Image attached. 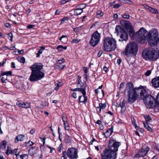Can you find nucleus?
Wrapping results in <instances>:
<instances>
[{
	"mask_svg": "<svg viewBox=\"0 0 159 159\" xmlns=\"http://www.w3.org/2000/svg\"><path fill=\"white\" fill-rule=\"evenodd\" d=\"M142 86L140 85L138 88H136L137 94H140L141 98L144 100V103L146 107L148 109L154 108V98L151 95L148 94V93Z\"/></svg>",
	"mask_w": 159,
	"mask_h": 159,
	"instance_id": "f257e3e1",
	"label": "nucleus"
},
{
	"mask_svg": "<svg viewBox=\"0 0 159 159\" xmlns=\"http://www.w3.org/2000/svg\"><path fill=\"white\" fill-rule=\"evenodd\" d=\"M43 67V65L41 63H36L30 67L32 72L29 80L30 81H36L44 77V73L41 71Z\"/></svg>",
	"mask_w": 159,
	"mask_h": 159,
	"instance_id": "f03ea898",
	"label": "nucleus"
},
{
	"mask_svg": "<svg viewBox=\"0 0 159 159\" xmlns=\"http://www.w3.org/2000/svg\"><path fill=\"white\" fill-rule=\"evenodd\" d=\"M125 92L128 93L127 101L128 103L130 104L134 103L139 96L136 91V88H134L133 84L131 82L127 84Z\"/></svg>",
	"mask_w": 159,
	"mask_h": 159,
	"instance_id": "7ed1b4c3",
	"label": "nucleus"
},
{
	"mask_svg": "<svg viewBox=\"0 0 159 159\" xmlns=\"http://www.w3.org/2000/svg\"><path fill=\"white\" fill-rule=\"evenodd\" d=\"M116 41L109 37H105L103 40V49L107 52L114 51L116 48Z\"/></svg>",
	"mask_w": 159,
	"mask_h": 159,
	"instance_id": "20e7f679",
	"label": "nucleus"
},
{
	"mask_svg": "<svg viewBox=\"0 0 159 159\" xmlns=\"http://www.w3.org/2000/svg\"><path fill=\"white\" fill-rule=\"evenodd\" d=\"M143 58L146 60L155 61L159 57V54L153 48L145 49L142 53Z\"/></svg>",
	"mask_w": 159,
	"mask_h": 159,
	"instance_id": "39448f33",
	"label": "nucleus"
},
{
	"mask_svg": "<svg viewBox=\"0 0 159 159\" xmlns=\"http://www.w3.org/2000/svg\"><path fill=\"white\" fill-rule=\"evenodd\" d=\"M138 48L137 43L130 42L126 46L124 52L127 57L135 56L138 51Z\"/></svg>",
	"mask_w": 159,
	"mask_h": 159,
	"instance_id": "423d86ee",
	"label": "nucleus"
},
{
	"mask_svg": "<svg viewBox=\"0 0 159 159\" xmlns=\"http://www.w3.org/2000/svg\"><path fill=\"white\" fill-rule=\"evenodd\" d=\"M158 35L157 30L156 29L151 30L149 33L148 32L147 40L150 45L154 46L159 42Z\"/></svg>",
	"mask_w": 159,
	"mask_h": 159,
	"instance_id": "0eeeda50",
	"label": "nucleus"
},
{
	"mask_svg": "<svg viewBox=\"0 0 159 159\" xmlns=\"http://www.w3.org/2000/svg\"><path fill=\"white\" fill-rule=\"evenodd\" d=\"M101 157L102 159H116V153L111 152L110 150L107 149L103 151Z\"/></svg>",
	"mask_w": 159,
	"mask_h": 159,
	"instance_id": "6e6552de",
	"label": "nucleus"
},
{
	"mask_svg": "<svg viewBox=\"0 0 159 159\" xmlns=\"http://www.w3.org/2000/svg\"><path fill=\"white\" fill-rule=\"evenodd\" d=\"M148 34V32L142 28L136 33V35L141 42L142 43L146 39L147 40Z\"/></svg>",
	"mask_w": 159,
	"mask_h": 159,
	"instance_id": "1a4fd4ad",
	"label": "nucleus"
},
{
	"mask_svg": "<svg viewBox=\"0 0 159 159\" xmlns=\"http://www.w3.org/2000/svg\"><path fill=\"white\" fill-rule=\"evenodd\" d=\"M100 38V34L98 31L95 32L92 35L89 44L93 47L96 46L99 42Z\"/></svg>",
	"mask_w": 159,
	"mask_h": 159,
	"instance_id": "9d476101",
	"label": "nucleus"
},
{
	"mask_svg": "<svg viewBox=\"0 0 159 159\" xmlns=\"http://www.w3.org/2000/svg\"><path fill=\"white\" fill-rule=\"evenodd\" d=\"M115 30L118 34H120V41H126L128 39V35L122 27L119 25H117Z\"/></svg>",
	"mask_w": 159,
	"mask_h": 159,
	"instance_id": "9b49d317",
	"label": "nucleus"
},
{
	"mask_svg": "<svg viewBox=\"0 0 159 159\" xmlns=\"http://www.w3.org/2000/svg\"><path fill=\"white\" fill-rule=\"evenodd\" d=\"M120 143L119 142H116V140L111 139L109 142L108 149L111 152H116L118 150V148L119 147Z\"/></svg>",
	"mask_w": 159,
	"mask_h": 159,
	"instance_id": "f8f14e48",
	"label": "nucleus"
},
{
	"mask_svg": "<svg viewBox=\"0 0 159 159\" xmlns=\"http://www.w3.org/2000/svg\"><path fill=\"white\" fill-rule=\"evenodd\" d=\"M66 153L67 157L71 159H76L78 157L77 149L74 148H69Z\"/></svg>",
	"mask_w": 159,
	"mask_h": 159,
	"instance_id": "ddd939ff",
	"label": "nucleus"
},
{
	"mask_svg": "<svg viewBox=\"0 0 159 159\" xmlns=\"http://www.w3.org/2000/svg\"><path fill=\"white\" fill-rule=\"evenodd\" d=\"M149 150V148L148 146L144 147L139 150L138 153L135 155V157L138 158L143 157L147 154Z\"/></svg>",
	"mask_w": 159,
	"mask_h": 159,
	"instance_id": "4468645a",
	"label": "nucleus"
},
{
	"mask_svg": "<svg viewBox=\"0 0 159 159\" xmlns=\"http://www.w3.org/2000/svg\"><path fill=\"white\" fill-rule=\"evenodd\" d=\"M153 87L155 88H159V76L153 78L151 82Z\"/></svg>",
	"mask_w": 159,
	"mask_h": 159,
	"instance_id": "2eb2a0df",
	"label": "nucleus"
},
{
	"mask_svg": "<svg viewBox=\"0 0 159 159\" xmlns=\"http://www.w3.org/2000/svg\"><path fill=\"white\" fill-rule=\"evenodd\" d=\"M62 119L63 121V124L64 128L66 130H70L69 125L67 120V117L66 116H63Z\"/></svg>",
	"mask_w": 159,
	"mask_h": 159,
	"instance_id": "dca6fc26",
	"label": "nucleus"
},
{
	"mask_svg": "<svg viewBox=\"0 0 159 159\" xmlns=\"http://www.w3.org/2000/svg\"><path fill=\"white\" fill-rule=\"evenodd\" d=\"M106 107V104L105 103H100L99 104V106L96 107V110L98 112L100 113L102 110L104 109Z\"/></svg>",
	"mask_w": 159,
	"mask_h": 159,
	"instance_id": "f3484780",
	"label": "nucleus"
},
{
	"mask_svg": "<svg viewBox=\"0 0 159 159\" xmlns=\"http://www.w3.org/2000/svg\"><path fill=\"white\" fill-rule=\"evenodd\" d=\"M25 138V135L23 134H19L16 136L15 142L16 143H17L18 141H22L24 140Z\"/></svg>",
	"mask_w": 159,
	"mask_h": 159,
	"instance_id": "a211bd4d",
	"label": "nucleus"
},
{
	"mask_svg": "<svg viewBox=\"0 0 159 159\" xmlns=\"http://www.w3.org/2000/svg\"><path fill=\"white\" fill-rule=\"evenodd\" d=\"M121 21L122 24L125 26L126 28L127 29L131 28L132 25L129 22L125 20H122Z\"/></svg>",
	"mask_w": 159,
	"mask_h": 159,
	"instance_id": "6ab92c4d",
	"label": "nucleus"
},
{
	"mask_svg": "<svg viewBox=\"0 0 159 159\" xmlns=\"http://www.w3.org/2000/svg\"><path fill=\"white\" fill-rule=\"evenodd\" d=\"M37 148L35 147H33L29 150V154L31 156L34 155L37 153Z\"/></svg>",
	"mask_w": 159,
	"mask_h": 159,
	"instance_id": "aec40b11",
	"label": "nucleus"
},
{
	"mask_svg": "<svg viewBox=\"0 0 159 159\" xmlns=\"http://www.w3.org/2000/svg\"><path fill=\"white\" fill-rule=\"evenodd\" d=\"M87 98L85 95L80 96L79 97V102H86Z\"/></svg>",
	"mask_w": 159,
	"mask_h": 159,
	"instance_id": "412c9836",
	"label": "nucleus"
},
{
	"mask_svg": "<svg viewBox=\"0 0 159 159\" xmlns=\"http://www.w3.org/2000/svg\"><path fill=\"white\" fill-rule=\"evenodd\" d=\"M154 107H159V93L157 94L156 100H155L154 99Z\"/></svg>",
	"mask_w": 159,
	"mask_h": 159,
	"instance_id": "4be33fe9",
	"label": "nucleus"
},
{
	"mask_svg": "<svg viewBox=\"0 0 159 159\" xmlns=\"http://www.w3.org/2000/svg\"><path fill=\"white\" fill-rule=\"evenodd\" d=\"M113 126H111V128L108 129L106 132V135L105 136L107 137L110 136L113 131Z\"/></svg>",
	"mask_w": 159,
	"mask_h": 159,
	"instance_id": "5701e85b",
	"label": "nucleus"
},
{
	"mask_svg": "<svg viewBox=\"0 0 159 159\" xmlns=\"http://www.w3.org/2000/svg\"><path fill=\"white\" fill-rule=\"evenodd\" d=\"M83 11L82 10L79 9V8H77L75 9L74 11V15L75 16H78L80 15L82 12Z\"/></svg>",
	"mask_w": 159,
	"mask_h": 159,
	"instance_id": "b1692460",
	"label": "nucleus"
},
{
	"mask_svg": "<svg viewBox=\"0 0 159 159\" xmlns=\"http://www.w3.org/2000/svg\"><path fill=\"white\" fill-rule=\"evenodd\" d=\"M125 103L124 100L123 101L121 102H120L119 105L118 106V107H120L121 108L122 110H123L124 111H125L126 109V107H125Z\"/></svg>",
	"mask_w": 159,
	"mask_h": 159,
	"instance_id": "393cba45",
	"label": "nucleus"
},
{
	"mask_svg": "<svg viewBox=\"0 0 159 159\" xmlns=\"http://www.w3.org/2000/svg\"><path fill=\"white\" fill-rule=\"evenodd\" d=\"M147 9L152 12L156 14H157L158 13V12L157 9H155L152 8L151 7H149L148 6H147Z\"/></svg>",
	"mask_w": 159,
	"mask_h": 159,
	"instance_id": "a878e982",
	"label": "nucleus"
},
{
	"mask_svg": "<svg viewBox=\"0 0 159 159\" xmlns=\"http://www.w3.org/2000/svg\"><path fill=\"white\" fill-rule=\"evenodd\" d=\"M72 138L71 136L66 135L65 137V142L67 143H69L70 142Z\"/></svg>",
	"mask_w": 159,
	"mask_h": 159,
	"instance_id": "bb28decb",
	"label": "nucleus"
},
{
	"mask_svg": "<svg viewBox=\"0 0 159 159\" xmlns=\"http://www.w3.org/2000/svg\"><path fill=\"white\" fill-rule=\"evenodd\" d=\"M143 124L145 128L147 129L148 131H152V129L150 127L147 123H145V122H143Z\"/></svg>",
	"mask_w": 159,
	"mask_h": 159,
	"instance_id": "cd10ccee",
	"label": "nucleus"
},
{
	"mask_svg": "<svg viewBox=\"0 0 159 159\" xmlns=\"http://www.w3.org/2000/svg\"><path fill=\"white\" fill-rule=\"evenodd\" d=\"M41 49L39 50L38 52V53L36 54V57H39L40 54L42 53L43 50L45 49V48L43 46L40 47Z\"/></svg>",
	"mask_w": 159,
	"mask_h": 159,
	"instance_id": "c85d7f7f",
	"label": "nucleus"
},
{
	"mask_svg": "<svg viewBox=\"0 0 159 159\" xmlns=\"http://www.w3.org/2000/svg\"><path fill=\"white\" fill-rule=\"evenodd\" d=\"M18 149H15L13 150H12V153H11V155H13L14 154L16 156L17 158H19L18 155H19V153L17 152Z\"/></svg>",
	"mask_w": 159,
	"mask_h": 159,
	"instance_id": "c756f323",
	"label": "nucleus"
},
{
	"mask_svg": "<svg viewBox=\"0 0 159 159\" xmlns=\"http://www.w3.org/2000/svg\"><path fill=\"white\" fill-rule=\"evenodd\" d=\"M24 103V102H22L18 101L16 102V104L19 107L23 108Z\"/></svg>",
	"mask_w": 159,
	"mask_h": 159,
	"instance_id": "7c9ffc66",
	"label": "nucleus"
},
{
	"mask_svg": "<svg viewBox=\"0 0 159 159\" xmlns=\"http://www.w3.org/2000/svg\"><path fill=\"white\" fill-rule=\"evenodd\" d=\"M30 103H24L23 108H30Z\"/></svg>",
	"mask_w": 159,
	"mask_h": 159,
	"instance_id": "2f4dec72",
	"label": "nucleus"
},
{
	"mask_svg": "<svg viewBox=\"0 0 159 159\" xmlns=\"http://www.w3.org/2000/svg\"><path fill=\"white\" fill-rule=\"evenodd\" d=\"M17 60L21 63H23L25 62V59L23 57H18L17 58Z\"/></svg>",
	"mask_w": 159,
	"mask_h": 159,
	"instance_id": "473e14b6",
	"label": "nucleus"
},
{
	"mask_svg": "<svg viewBox=\"0 0 159 159\" xmlns=\"http://www.w3.org/2000/svg\"><path fill=\"white\" fill-rule=\"evenodd\" d=\"M7 142L6 141L3 140L0 144V146L5 149L6 148V146L7 145Z\"/></svg>",
	"mask_w": 159,
	"mask_h": 159,
	"instance_id": "72a5a7b5",
	"label": "nucleus"
},
{
	"mask_svg": "<svg viewBox=\"0 0 159 159\" xmlns=\"http://www.w3.org/2000/svg\"><path fill=\"white\" fill-rule=\"evenodd\" d=\"M86 7V4H82L77 6L76 7H78L79 9L82 10L83 11V9L84 8Z\"/></svg>",
	"mask_w": 159,
	"mask_h": 159,
	"instance_id": "f704fd0d",
	"label": "nucleus"
},
{
	"mask_svg": "<svg viewBox=\"0 0 159 159\" xmlns=\"http://www.w3.org/2000/svg\"><path fill=\"white\" fill-rule=\"evenodd\" d=\"M6 154L9 155V154L12 153V150L8 146L7 147V149L6 150Z\"/></svg>",
	"mask_w": 159,
	"mask_h": 159,
	"instance_id": "c9c22d12",
	"label": "nucleus"
},
{
	"mask_svg": "<svg viewBox=\"0 0 159 159\" xmlns=\"http://www.w3.org/2000/svg\"><path fill=\"white\" fill-rule=\"evenodd\" d=\"M28 155L27 154H23L22 155H21L20 156H18L19 158L18 159H24V157H26V158H27L28 157Z\"/></svg>",
	"mask_w": 159,
	"mask_h": 159,
	"instance_id": "e433bc0d",
	"label": "nucleus"
},
{
	"mask_svg": "<svg viewBox=\"0 0 159 159\" xmlns=\"http://www.w3.org/2000/svg\"><path fill=\"white\" fill-rule=\"evenodd\" d=\"M144 117L146 121V123H147V122L149 121L150 120H151L150 117L149 115H145Z\"/></svg>",
	"mask_w": 159,
	"mask_h": 159,
	"instance_id": "4c0bfd02",
	"label": "nucleus"
},
{
	"mask_svg": "<svg viewBox=\"0 0 159 159\" xmlns=\"http://www.w3.org/2000/svg\"><path fill=\"white\" fill-rule=\"evenodd\" d=\"M83 27V25H82L80 27L75 28L73 29V30L75 32H78L80 30H81V28Z\"/></svg>",
	"mask_w": 159,
	"mask_h": 159,
	"instance_id": "58836bf2",
	"label": "nucleus"
},
{
	"mask_svg": "<svg viewBox=\"0 0 159 159\" xmlns=\"http://www.w3.org/2000/svg\"><path fill=\"white\" fill-rule=\"evenodd\" d=\"M67 157L66 152L64 151L63 152V156L61 157V159H66Z\"/></svg>",
	"mask_w": 159,
	"mask_h": 159,
	"instance_id": "ea45409f",
	"label": "nucleus"
},
{
	"mask_svg": "<svg viewBox=\"0 0 159 159\" xmlns=\"http://www.w3.org/2000/svg\"><path fill=\"white\" fill-rule=\"evenodd\" d=\"M97 15L101 17L103 15V13L101 11L98 10L97 11Z\"/></svg>",
	"mask_w": 159,
	"mask_h": 159,
	"instance_id": "a19ab883",
	"label": "nucleus"
},
{
	"mask_svg": "<svg viewBox=\"0 0 159 159\" xmlns=\"http://www.w3.org/2000/svg\"><path fill=\"white\" fill-rule=\"evenodd\" d=\"M125 84V83L124 82H122L120 84V87H119V89L120 90H121V89H123L124 87Z\"/></svg>",
	"mask_w": 159,
	"mask_h": 159,
	"instance_id": "79ce46f5",
	"label": "nucleus"
},
{
	"mask_svg": "<svg viewBox=\"0 0 159 159\" xmlns=\"http://www.w3.org/2000/svg\"><path fill=\"white\" fill-rule=\"evenodd\" d=\"M80 39H73L72 40L71 43H78L80 41Z\"/></svg>",
	"mask_w": 159,
	"mask_h": 159,
	"instance_id": "37998d69",
	"label": "nucleus"
},
{
	"mask_svg": "<svg viewBox=\"0 0 159 159\" xmlns=\"http://www.w3.org/2000/svg\"><path fill=\"white\" fill-rule=\"evenodd\" d=\"M65 61V60L63 58H62L61 60H58L57 61V63L60 64Z\"/></svg>",
	"mask_w": 159,
	"mask_h": 159,
	"instance_id": "c03bdc74",
	"label": "nucleus"
},
{
	"mask_svg": "<svg viewBox=\"0 0 159 159\" xmlns=\"http://www.w3.org/2000/svg\"><path fill=\"white\" fill-rule=\"evenodd\" d=\"M130 17L128 13H125L123 16V17L125 19H128Z\"/></svg>",
	"mask_w": 159,
	"mask_h": 159,
	"instance_id": "a18cd8bd",
	"label": "nucleus"
},
{
	"mask_svg": "<svg viewBox=\"0 0 159 159\" xmlns=\"http://www.w3.org/2000/svg\"><path fill=\"white\" fill-rule=\"evenodd\" d=\"M7 35L8 36L9 38V37L10 38V40L11 42H12L13 41L12 38H13V36L12 33H10L8 34H7Z\"/></svg>",
	"mask_w": 159,
	"mask_h": 159,
	"instance_id": "49530a36",
	"label": "nucleus"
},
{
	"mask_svg": "<svg viewBox=\"0 0 159 159\" xmlns=\"http://www.w3.org/2000/svg\"><path fill=\"white\" fill-rule=\"evenodd\" d=\"M63 47V46H62V45H59L56 48L59 51H62Z\"/></svg>",
	"mask_w": 159,
	"mask_h": 159,
	"instance_id": "de8ad7c7",
	"label": "nucleus"
},
{
	"mask_svg": "<svg viewBox=\"0 0 159 159\" xmlns=\"http://www.w3.org/2000/svg\"><path fill=\"white\" fill-rule=\"evenodd\" d=\"M122 2L131 4L132 2L130 0H122Z\"/></svg>",
	"mask_w": 159,
	"mask_h": 159,
	"instance_id": "09e8293b",
	"label": "nucleus"
},
{
	"mask_svg": "<svg viewBox=\"0 0 159 159\" xmlns=\"http://www.w3.org/2000/svg\"><path fill=\"white\" fill-rule=\"evenodd\" d=\"M129 34L130 36L131 37H133L134 36V32L133 30H130L129 31Z\"/></svg>",
	"mask_w": 159,
	"mask_h": 159,
	"instance_id": "8fccbe9b",
	"label": "nucleus"
},
{
	"mask_svg": "<svg viewBox=\"0 0 159 159\" xmlns=\"http://www.w3.org/2000/svg\"><path fill=\"white\" fill-rule=\"evenodd\" d=\"M80 91L82 93L83 95L84 96L86 95L85 91L84 89H81L80 90Z\"/></svg>",
	"mask_w": 159,
	"mask_h": 159,
	"instance_id": "3c124183",
	"label": "nucleus"
},
{
	"mask_svg": "<svg viewBox=\"0 0 159 159\" xmlns=\"http://www.w3.org/2000/svg\"><path fill=\"white\" fill-rule=\"evenodd\" d=\"M151 73V71L150 70H148L145 74V75L146 76L149 75Z\"/></svg>",
	"mask_w": 159,
	"mask_h": 159,
	"instance_id": "603ef678",
	"label": "nucleus"
},
{
	"mask_svg": "<svg viewBox=\"0 0 159 159\" xmlns=\"http://www.w3.org/2000/svg\"><path fill=\"white\" fill-rule=\"evenodd\" d=\"M78 80H77V86H78V85L80 84V82L81 81V80H80V79L81 78V77L80 76H79V75H78Z\"/></svg>",
	"mask_w": 159,
	"mask_h": 159,
	"instance_id": "864d4df0",
	"label": "nucleus"
},
{
	"mask_svg": "<svg viewBox=\"0 0 159 159\" xmlns=\"http://www.w3.org/2000/svg\"><path fill=\"white\" fill-rule=\"evenodd\" d=\"M132 123L135 126V127L136 129L138 130L139 129V127L136 124H135V122L134 121H132Z\"/></svg>",
	"mask_w": 159,
	"mask_h": 159,
	"instance_id": "5fc2aeb1",
	"label": "nucleus"
},
{
	"mask_svg": "<svg viewBox=\"0 0 159 159\" xmlns=\"http://www.w3.org/2000/svg\"><path fill=\"white\" fill-rule=\"evenodd\" d=\"M6 75L7 76L12 75V72L11 71H7L6 72Z\"/></svg>",
	"mask_w": 159,
	"mask_h": 159,
	"instance_id": "6e6d98bb",
	"label": "nucleus"
},
{
	"mask_svg": "<svg viewBox=\"0 0 159 159\" xmlns=\"http://www.w3.org/2000/svg\"><path fill=\"white\" fill-rule=\"evenodd\" d=\"M120 4H117L114 5L113 6V7L115 8H118L120 7Z\"/></svg>",
	"mask_w": 159,
	"mask_h": 159,
	"instance_id": "4d7b16f0",
	"label": "nucleus"
},
{
	"mask_svg": "<svg viewBox=\"0 0 159 159\" xmlns=\"http://www.w3.org/2000/svg\"><path fill=\"white\" fill-rule=\"evenodd\" d=\"M103 52V51L102 50H101L99 51L98 54V57H100L101 56V55L102 54Z\"/></svg>",
	"mask_w": 159,
	"mask_h": 159,
	"instance_id": "13d9d810",
	"label": "nucleus"
},
{
	"mask_svg": "<svg viewBox=\"0 0 159 159\" xmlns=\"http://www.w3.org/2000/svg\"><path fill=\"white\" fill-rule=\"evenodd\" d=\"M7 80V77H3L1 80L2 81L3 83H5V81Z\"/></svg>",
	"mask_w": 159,
	"mask_h": 159,
	"instance_id": "bf43d9fd",
	"label": "nucleus"
},
{
	"mask_svg": "<svg viewBox=\"0 0 159 159\" xmlns=\"http://www.w3.org/2000/svg\"><path fill=\"white\" fill-rule=\"evenodd\" d=\"M35 130L34 129H32L30 131V133L31 134H34V133L35 132Z\"/></svg>",
	"mask_w": 159,
	"mask_h": 159,
	"instance_id": "052dcab7",
	"label": "nucleus"
},
{
	"mask_svg": "<svg viewBox=\"0 0 159 159\" xmlns=\"http://www.w3.org/2000/svg\"><path fill=\"white\" fill-rule=\"evenodd\" d=\"M71 96L74 98H77L76 93H74L72 94Z\"/></svg>",
	"mask_w": 159,
	"mask_h": 159,
	"instance_id": "680f3d73",
	"label": "nucleus"
},
{
	"mask_svg": "<svg viewBox=\"0 0 159 159\" xmlns=\"http://www.w3.org/2000/svg\"><path fill=\"white\" fill-rule=\"evenodd\" d=\"M34 27V26L33 25H29L27 26V28L29 29H30Z\"/></svg>",
	"mask_w": 159,
	"mask_h": 159,
	"instance_id": "e2e57ef3",
	"label": "nucleus"
},
{
	"mask_svg": "<svg viewBox=\"0 0 159 159\" xmlns=\"http://www.w3.org/2000/svg\"><path fill=\"white\" fill-rule=\"evenodd\" d=\"M5 26L7 28H9L11 26L10 24L8 23H5Z\"/></svg>",
	"mask_w": 159,
	"mask_h": 159,
	"instance_id": "0e129e2a",
	"label": "nucleus"
},
{
	"mask_svg": "<svg viewBox=\"0 0 159 159\" xmlns=\"http://www.w3.org/2000/svg\"><path fill=\"white\" fill-rule=\"evenodd\" d=\"M121 62V60L120 59H117V63L120 65Z\"/></svg>",
	"mask_w": 159,
	"mask_h": 159,
	"instance_id": "69168bd1",
	"label": "nucleus"
},
{
	"mask_svg": "<svg viewBox=\"0 0 159 159\" xmlns=\"http://www.w3.org/2000/svg\"><path fill=\"white\" fill-rule=\"evenodd\" d=\"M67 36L66 35H63L59 39V40L61 41L62 39L63 38H66L67 37Z\"/></svg>",
	"mask_w": 159,
	"mask_h": 159,
	"instance_id": "338daca9",
	"label": "nucleus"
},
{
	"mask_svg": "<svg viewBox=\"0 0 159 159\" xmlns=\"http://www.w3.org/2000/svg\"><path fill=\"white\" fill-rule=\"evenodd\" d=\"M61 144H60L57 149V150L58 151H59V152H61Z\"/></svg>",
	"mask_w": 159,
	"mask_h": 159,
	"instance_id": "774afa93",
	"label": "nucleus"
}]
</instances>
